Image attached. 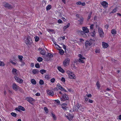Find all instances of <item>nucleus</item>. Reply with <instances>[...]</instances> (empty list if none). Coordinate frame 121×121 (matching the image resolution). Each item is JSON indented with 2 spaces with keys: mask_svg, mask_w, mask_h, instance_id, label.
<instances>
[{
  "mask_svg": "<svg viewBox=\"0 0 121 121\" xmlns=\"http://www.w3.org/2000/svg\"><path fill=\"white\" fill-rule=\"evenodd\" d=\"M66 73L69 79H76V75L73 72L69 70H67L66 71Z\"/></svg>",
  "mask_w": 121,
  "mask_h": 121,
  "instance_id": "f257e3e1",
  "label": "nucleus"
},
{
  "mask_svg": "<svg viewBox=\"0 0 121 121\" xmlns=\"http://www.w3.org/2000/svg\"><path fill=\"white\" fill-rule=\"evenodd\" d=\"M25 42L27 45L31 44L32 42V40L31 38L27 36L26 37L24 38Z\"/></svg>",
  "mask_w": 121,
  "mask_h": 121,
  "instance_id": "f03ea898",
  "label": "nucleus"
},
{
  "mask_svg": "<svg viewBox=\"0 0 121 121\" xmlns=\"http://www.w3.org/2000/svg\"><path fill=\"white\" fill-rule=\"evenodd\" d=\"M60 100L62 101H64L69 99L68 95L66 94L62 95V97L60 98Z\"/></svg>",
  "mask_w": 121,
  "mask_h": 121,
  "instance_id": "7ed1b4c3",
  "label": "nucleus"
},
{
  "mask_svg": "<svg viewBox=\"0 0 121 121\" xmlns=\"http://www.w3.org/2000/svg\"><path fill=\"white\" fill-rule=\"evenodd\" d=\"M78 56L79 58L78 61L80 63H84L85 60V58L81 54H79Z\"/></svg>",
  "mask_w": 121,
  "mask_h": 121,
  "instance_id": "20e7f679",
  "label": "nucleus"
},
{
  "mask_svg": "<svg viewBox=\"0 0 121 121\" xmlns=\"http://www.w3.org/2000/svg\"><path fill=\"white\" fill-rule=\"evenodd\" d=\"M53 56V55L51 53H48L47 56H43V58L45 59V60L46 61H48Z\"/></svg>",
  "mask_w": 121,
  "mask_h": 121,
  "instance_id": "39448f33",
  "label": "nucleus"
},
{
  "mask_svg": "<svg viewBox=\"0 0 121 121\" xmlns=\"http://www.w3.org/2000/svg\"><path fill=\"white\" fill-rule=\"evenodd\" d=\"M70 62V59L69 58L66 59L63 62V65L64 66H68Z\"/></svg>",
  "mask_w": 121,
  "mask_h": 121,
  "instance_id": "423d86ee",
  "label": "nucleus"
},
{
  "mask_svg": "<svg viewBox=\"0 0 121 121\" xmlns=\"http://www.w3.org/2000/svg\"><path fill=\"white\" fill-rule=\"evenodd\" d=\"M57 86L60 90L67 92V91L59 83L57 84Z\"/></svg>",
  "mask_w": 121,
  "mask_h": 121,
  "instance_id": "0eeeda50",
  "label": "nucleus"
},
{
  "mask_svg": "<svg viewBox=\"0 0 121 121\" xmlns=\"http://www.w3.org/2000/svg\"><path fill=\"white\" fill-rule=\"evenodd\" d=\"M85 48L88 50L90 49V48H88V46L91 45V44L90 43V42L88 41H86L85 43Z\"/></svg>",
  "mask_w": 121,
  "mask_h": 121,
  "instance_id": "6e6552de",
  "label": "nucleus"
},
{
  "mask_svg": "<svg viewBox=\"0 0 121 121\" xmlns=\"http://www.w3.org/2000/svg\"><path fill=\"white\" fill-rule=\"evenodd\" d=\"M98 30L100 37H104V34L102 29L101 28H99Z\"/></svg>",
  "mask_w": 121,
  "mask_h": 121,
  "instance_id": "1a4fd4ad",
  "label": "nucleus"
},
{
  "mask_svg": "<svg viewBox=\"0 0 121 121\" xmlns=\"http://www.w3.org/2000/svg\"><path fill=\"white\" fill-rule=\"evenodd\" d=\"M12 86L13 89L16 91H17L19 89L20 87L15 83L13 84Z\"/></svg>",
  "mask_w": 121,
  "mask_h": 121,
  "instance_id": "9d476101",
  "label": "nucleus"
},
{
  "mask_svg": "<svg viewBox=\"0 0 121 121\" xmlns=\"http://www.w3.org/2000/svg\"><path fill=\"white\" fill-rule=\"evenodd\" d=\"M14 78L16 81L19 83H22L23 81L22 79L17 77V76H15Z\"/></svg>",
  "mask_w": 121,
  "mask_h": 121,
  "instance_id": "9b49d317",
  "label": "nucleus"
},
{
  "mask_svg": "<svg viewBox=\"0 0 121 121\" xmlns=\"http://www.w3.org/2000/svg\"><path fill=\"white\" fill-rule=\"evenodd\" d=\"M26 99L31 104H32L33 102L35 100L34 99L30 97H27Z\"/></svg>",
  "mask_w": 121,
  "mask_h": 121,
  "instance_id": "f8f14e48",
  "label": "nucleus"
},
{
  "mask_svg": "<svg viewBox=\"0 0 121 121\" xmlns=\"http://www.w3.org/2000/svg\"><path fill=\"white\" fill-rule=\"evenodd\" d=\"M65 116L67 118L69 121L71 120L73 117V115L69 114H67V115L65 114Z\"/></svg>",
  "mask_w": 121,
  "mask_h": 121,
  "instance_id": "ddd939ff",
  "label": "nucleus"
},
{
  "mask_svg": "<svg viewBox=\"0 0 121 121\" xmlns=\"http://www.w3.org/2000/svg\"><path fill=\"white\" fill-rule=\"evenodd\" d=\"M3 5L4 7L10 9L12 7V6L11 5L6 2L4 3Z\"/></svg>",
  "mask_w": 121,
  "mask_h": 121,
  "instance_id": "4468645a",
  "label": "nucleus"
},
{
  "mask_svg": "<svg viewBox=\"0 0 121 121\" xmlns=\"http://www.w3.org/2000/svg\"><path fill=\"white\" fill-rule=\"evenodd\" d=\"M101 5L104 8L107 7L108 5V4L105 1H103L101 3Z\"/></svg>",
  "mask_w": 121,
  "mask_h": 121,
  "instance_id": "2eb2a0df",
  "label": "nucleus"
},
{
  "mask_svg": "<svg viewBox=\"0 0 121 121\" xmlns=\"http://www.w3.org/2000/svg\"><path fill=\"white\" fill-rule=\"evenodd\" d=\"M82 30L85 33H87L89 32V29L86 27H82Z\"/></svg>",
  "mask_w": 121,
  "mask_h": 121,
  "instance_id": "dca6fc26",
  "label": "nucleus"
},
{
  "mask_svg": "<svg viewBox=\"0 0 121 121\" xmlns=\"http://www.w3.org/2000/svg\"><path fill=\"white\" fill-rule=\"evenodd\" d=\"M80 107V105L79 104H77L73 108V111H77L78 110Z\"/></svg>",
  "mask_w": 121,
  "mask_h": 121,
  "instance_id": "f3484780",
  "label": "nucleus"
},
{
  "mask_svg": "<svg viewBox=\"0 0 121 121\" xmlns=\"http://www.w3.org/2000/svg\"><path fill=\"white\" fill-rule=\"evenodd\" d=\"M102 47L104 48H107L109 46L108 44L104 42H103L102 43Z\"/></svg>",
  "mask_w": 121,
  "mask_h": 121,
  "instance_id": "a211bd4d",
  "label": "nucleus"
},
{
  "mask_svg": "<svg viewBox=\"0 0 121 121\" xmlns=\"http://www.w3.org/2000/svg\"><path fill=\"white\" fill-rule=\"evenodd\" d=\"M12 73L14 74L15 76H18V74L17 72V70L14 68H13L12 71Z\"/></svg>",
  "mask_w": 121,
  "mask_h": 121,
  "instance_id": "6ab92c4d",
  "label": "nucleus"
},
{
  "mask_svg": "<svg viewBox=\"0 0 121 121\" xmlns=\"http://www.w3.org/2000/svg\"><path fill=\"white\" fill-rule=\"evenodd\" d=\"M16 109L18 111H20V110L24 111L25 110L24 108L21 106H18L17 108Z\"/></svg>",
  "mask_w": 121,
  "mask_h": 121,
  "instance_id": "aec40b11",
  "label": "nucleus"
},
{
  "mask_svg": "<svg viewBox=\"0 0 121 121\" xmlns=\"http://www.w3.org/2000/svg\"><path fill=\"white\" fill-rule=\"evenodd\" d=\"M95 30L91 31V32L89 33L90 35L93 37H94L95 36Z\"/></svg>",
  "mask_w": 121,
  "mask_h": 121,
  "instance_id": "412c9836",
  "label": "nucleus"
},
{
  "mask_svg": "<svg viewBox=\"0 0 121 121\" xmlns=\"http://www.w3.org/2000/svg\"><path fill=\"white\" fill-rule=\"evenodd\" d=\"M47 93L48 95L51 96H53L54 94L53 91L51 90H49L47 91Z\"/></svg>",
  "mask_w": 121,
  "mask_h": 121,
  "instance_id": "4be33fe9",
  "label": "nucleus"
},
{
  "mask_svg": "<svg viewBox=\"0 0 121 121\" xmlns=\"http://www.w3.org/2000/svg\"><path fill=\"white\" fill-rule=\"evenodd\" d=\"M67 104H62V107L64 110H66L68 108L67 107Z\"/></svg>",
  "mask_w": 121,
  "mask_h": 121,
  "instance_id": "5701e85b",
  "label": "nucleus"
},
{
  "mask_svg": "<svg viewBox=\"0 0 121 121\" xmlns=\"http://www.w3.org/2000/svg\"><path fill=\"white\" fill-rule=\"evenodd\" d=\"M58 69L60 72L63 73L65 72L64 70L62 69L61 67H58Z\"/></svg>",
  "mask_w": 121,
  "mask_h": 121,
  "instance_id": "b1692460",
  "label": "nucleus"
},
{
  "mask_svg": "<svg viewBox=\"0 0 121 121\" xmlns=\"http://www.w3.org/2000/svg\"><path fill=\"white\" fill-rule=\"evenodd\" d=\"M33 73L34 74L38 73L39 72V70L37 69H34L32 71Z\"/></svg>",
  "mask_w": 121,
  "mask_h": 121,
  "instance_id": "393cba45",
  "label": "nucleus"
},
{
  "mask_svg": "<svg viewBox=\"0 0 121 121\" xmlns=\"http://www.w3.org/2000/svg\"><path fill=\"white\" fill-rule=\"evenodd\" d=\"M70 24L69 23H68L66 25L64 26L63 27V29L64 30H65L66 29L68 28L70 26Z\"/></svg>",
  "mask_w": 121,
  "mask_h": 121,
  "instance_id": "a878e982",
  "label": "nucleus"
},
{
  "mask_svg": "<svg viewBox=\"0 0 121 121\" xmlns=\"http://www.w3.org/2000/svg\"><path fill=\"white\" fill-rule=\"evenodd\" d=\"M40 54L42 55H45L46 52L45 50H43V49H41V50L40 51Z\"/></svg>",
  "mask_w": 121,
  "mask_h": 121,
  "instance_id": "bb28decb",
  "label": "nucleus"
},
{
  "mask_svg": "<svg viewBox=\"0 0 121 121\" xmlns=\"http://www.w3.org/2000/svg\"><path fill=\"white\" fill-rule=\"evenodd\" d=\"M94 25L92 24L91 25L90 27V30L91 31H92L94 30H95L94 29Z\"/></svg>",
  "mask_w": 121,
  "mask_h": 121,
  "instance_id": "cd10ccee",
  "label": "nucleus"
},
{
  "mask_svg": "<svg viewBox=\"0 0 121 121\" xmlns=\"http://www.w3.org/2000/svg\"><path fill=\"white\" fill-rule=\"evenodd\" d=\"M111 33L113 36H115L117 33V31L115 30L112 29L111 30Z\"/></svg>",
  "mask_w": 121,
  "mask_h": 121,
  "instance_id": "c85d7f7f",
  "label": "nucleus"
},
{
  "mask_svg": "<svg viewBox=\"0 0 121 121\" xmlns=\"http://www.w3.org/2000/svg\"><path fill=\"white\" fill-rule=\"evenodd\" d=\"M80 34L81 35H83V37H86V34L83 30L82 31L81 30Z\"/></svg>",
  "mask_w": 121,
  "mask_h": 121,
  "instance_id": "c756f323",
  "label": "nucleus"
},
{
  "mask_svg": "<svg viewBox=\"0 0 121 121\" xmlns=\"http://www.w3.org/2000/svg\"><path fill=\"white\" fill-rule=\"evenodd\" d=\"M52 8V6L51 5H48L46 7V10L47 11H48L51 9Z\"/></svg>",
  "mask_w": 121,
  "mask_h": 121,
  "instance_id": "7c9ffc66",
  "label": "nucleus"
},
{
  "mask_svg": "<svg viewBox=\"0 0 121 121\" xmlns=\"http://www.w3.org/2000/svg\"><path fill=\"white\" fill-rule=\"evenodd\" d=\"M31 82L33 84H35L36 83V81L34 79H32L31 80Z\"/></svg>",
  "mask_w": 121,
  "mask_h": 121,
  "instance_id": "2f4dec72",
  "label": "nucleus"
},
{
  "mask_svg": "<svg viewBox=\"0 0 121 121\" xmlns=\"http://www.w3.org/2000/svg\"><path fill=\"white\" fill-rule=\"evenodd\" d=\"M96 85L97 86V88L99 89L100 87V85L99 84V82L98 81L96 84Z\"/></svg>",
  "mask_w": 121,
  "mask_h": 121,
  "instance_id": "473e14b6",
  "label": "nucleus"
},
{
  "mask_svg": "<svg viewBox=\"0 0 121 121\" xmlns=\"http://www.w3.org/2000/svg\"><path fill=\"white\" fill-rule=\"evenodd\" d=\"M18 58L19 59V61L20 62L22 60V59L23 58V56H22L18 55Z\"/></svg>",
  "mask_w": 121,
  "mask_h": 121,
  "instance_id": "72a5a7b5",
  "label": "nucleus"
},
{
  "mask_svg": "<svg viewBox=\"0 0 121 121\" xmlns=\"http://www.w3.org/2000/svg\"><path fill=\"white\" fill-rule=\"evenodd\" d=\"M55 44V47L57 49L59 50L61 48L58 45L56 44Z\"/></svg>",
  "mask_w": 121,
  "mask_h": 121,
  "instance_id": "f704fd0d",
  "label": "nucleus"
},
{
  "mask_svg": "<svg viewBox=\"0 0 121 121\" xmlns=\"http://www.w3.org/2000/svg\"><path fill=\"white\" fill-rule=\"evenodd\" d=\"M83 18L82 17L80 18V19L78 21L80 24H81L82 23V22L83 21Z\"/></svg>",
  "mask_w": 121,
  "mask_h": 121,
  "instance_id": "c9c22d12",
  "label": "nucleus"
},
{
  "mask_svg": "<svg viewBox=\"0 0 121 121\" xmlns=\"http://www.w3.org/2000/svg\"><path fill=\"white\" fill-rule=\"evenodd\" d=\"M59 52L60 53L61 55H63L64 53V51L62 50L61 49H60L59 50Z\"/></svg>",
  "mask_w": 121,
  "mask_h": 121,
  "instance_id": "e433bc0d",
  "label": "nucleus"
},
{
  "mask_svg": "<svg viewBox=\"0 0 121 121\" xmlns=\"http://www.w3.org/2000/svg\"><path fill=\"white\" fill-rule=\"evenodd\" d=\"M89 41L92 45L94 43L95 40H94L92 39H90Z\"/></svg>",
  "mask_w": 121,
  "mask_h": 121,
  "instance_id": "4c0bfd02",
  "label": "nucleus"
},
{
  "mask_svg": "<svg viewBox=\"0 0 121 121\" xmlns=\"http://www.w3.org/2000/svg\"><path fill=\"white\" fill-rule=\"evenodd\" d=\"M5 64L3 62L0 61V66H4Z\"/></svg>",
  "mask_w": 121,
  "mask_h": 121,
  "instance_id": "58836bf2",
  "label": "nucleus"
},
{
  "mask_svg": "<svg viewBox=\"0 0 121 121\" xmlns=\"http://www.w3.org/2000/svg\"><path fill=\"white\" fill-rule=\"evenodd\" d=\"M44 82L43 80L41 79L39 80V83L40 85H43L44 84Z\"/></svg>",
  "mask_w": 121,
  "mask_h": 121,
  "instance_id": "ea45409f",
  "label": "nucleus"
},
{
  "mask_svg": "<svg viewBox=\"0 0 121 121\" xmlns=\"http://www.w3.org/2000/svg\"><path fill=\"white\" fill-rule=\"evenodd\" d=\"M46 70L44 69H42L40 70V72L42 74H43L44 73H45Z\"/></svg>",
  "mask_w": 121,
  "mask_h": 121,
  "instance_id": "a19ab883",
  "label": "nucleus"
},
{
  "mask_svg": "<svg viewBox=\"0 0 121 121\" xmlns=\"http://www.w3.org/2000/svg\"><path fill=\"white\" fill-rule=\"evenodd\" d=\"M43 60V59L42 57H38L37 59V61L39 62L42 61Z\"/></svg>",
  "mask_w": 121,
  "mask_h": 121,
  "instance_id": "79ce46f5",
  "label": "nucleus"
},
{
  "mask_svg": "<svg viewBox=\"0 0 121 121\" xmlns=\"http://www.w3.org/2000/svg\"><path fill=\"white\" fill-rule=\"evenodd\" d=\"M95 52L96 53H99L100 52V50L99 49L97 48L95 50Z\"/></svg>",
  "mask_w": 121,
  "mask_h": 121,
  "instance_id": "37998d69",
  "label": "nucleus"
},
{
  "mask_svg": "<svg viewBox=\"0 0 121 121\" xmlns=\"http://www.w3.org/2000/svg\"><path fill=\"white\" fill-rule=\"evenodd\" d=\"M35 40L36 42L38 41L39 39V37L37 36L35 37Z\"/></svg>",
  "mask_w": 121,
  "mask_h": 121,
  "instance_id": "c03bdc74",
  "label": "nucleus"
},
{
  "mask_svg": "<svg viewBox=\"0 0 121 121\" xmlns=\"http://www.w3.org/2000/svg\"><path fill=\"white\" fill-rule=\"evenodd\" d=\"M11 114L12 116L14 117H16L17 116V114L16 113L13 112H12L11 113Z\"/></svg>",
  "mask_w": 121,
  "mask_h": 121,
  "instance_id": "a18cd8bd",
  "label": "nucleus"
},
{
  "mask_svg": "<svg viewBox=\"0 0 121 121\" xmlns=\"http://www.w3.org/2000/svg\"><path fill=\"white\" fill-rule=\"evenodd\" d=\"M117 11L116 8L114 9L110 13H114L116 12Z\"/></svg>",
  "mask_w": 121,
  "mask_h": 121,
  "instance_id": "49530a36",
  "label": "nucleus"
},
{
  "mask_svg": "<svg viewBox=\"0 0 121 121\" xmlns=\"http://www.w3.org/2000/svg\"><path fill=\"white\" fill-rule=\"evenodd\" d=\"M55 80V79L54 78L51 79L50 80V81L52 83H54Z\"/></svg>",
  "mask_w": 121,
  "mask_h": 121,
  "instance_id": "de8ad7c7",
  "label": "nucleus"
},
{
  "mask_svg": "<svg viewBox=\"0 0 121 121\" xmlns=\"http://www.w3.org/2000/svg\"><path fill=\"white\" fill-rule=\"evenodd\" d=\"M45 78L47 79H50L49 76L48 75H46L45 76Z\"/></svg>",
  "mask_w": 121,
  "mask_h": 121,
  "instance_id": "09e8293b",
  "label": "nucleus"
},
{
  "mask_svg": "<svg viewBox=\"0 0 121 121\" xmlns=\"http://www.w3.org/2000/svg\"><path fill=\"white\" fill-rule=\"evenodd\" d=\"M61 80L63 82H65V79L64 77H62Z\"/></svg>",
  "mask_w": 121,
  "mask_h": 121,
  "instance_id": "8fccbe9b",
  "label": "nucleus"
},
{
  "mask_svg": "<svg viewBox=\"0 0 121 121\" xmlns=\"http://www.w3.org/2000/svg\"><path fill=\"white\" fill-rule=\"evenodd\" d=\"M35 67L37 68H39V65L38 64H36L35 65Z\"/></svg>",
  "mask_w": 121,
  "mask_h": 121,
  "instance_id": "3c124183",
  "label": "nucleus"
},
{
  "mask_svg": "<svg viewBox=\"0 0 121 121\" xmlns=\"http://www.w3.org/2000/svg\"><path fill=\"white\" fill-rule=\"evenodd\" d=\"M52 117H53L54 119L56 120V117L54 114L52 113Z\"/></svg>",
  "mask_w": 121,
  "mask_h": 121,
  "instance_id": "603ef678",
  "label": "nucleus"
},
{
  "mask_svg": "<svg viewBox=\"0 0 121 121\" xmlns=\"http://www.w3.org/2000/svg\"><path fill=\"white\" fill-rule=\"evenodd\" d=\"M86 96H85L84 97V100L86 101H87L88 100V98Z\"/></svg>",
  "mask_w": 121,
  "mask_h": 121,
  "instance_id": "864d4df0",
  "label": "nucleus"
},
{
  "mask_svg": "<svg viewBox=\"0 0 121 121\" xmlns=\"http://www.w3.org/2000/svg\"><path fill=\"white\" fill-rule=\"evenodd\" d=\"M44 109L45 112L46 113H47L48 112V109L46 107H44Z\"/></svg>",
  "mask_w": 121,
  "mask_h": 121,
  "instance_id": "5fc2aeb1",
  "label": "nucleus"
},
{
  "mask_svg": "<svg viewBox=\"0 0 121 121\" xmlns=\"http://www.w3.org/2000/svg\"><path fill=\"white\" fill-rule=\"evenodd\" d=\"M20 62H21L22 63V64H21V66H24L25 65V63L23 61H20Z\"/></svg>",
  "mask_w": 121,
  "mask_h": 121,
  "instance_id": "6e6d98bb",
  "label": "nucleus"
},
{
  "mask_svg": "<svg viewBox=\"0 0 121 121\" xmlns=\"http://www.w3.org/2000/svg\"><path fill=\"white\" fill-rule=\"evenodd\" d=\"M92 14V12H90L89 14L88 17V19H90L91 17V15Z\"/></svg>",
  "mask_w": 121,
  "mask_h": 121,
  "instance_id": "4d7b16f0",
  "label": "nucleus"
},
{
  "mask_svg": "<svg viewBox=\"0 0 121 121\" xmlns=\"http://www.w3.org/2000/svg\"><path fill=\"white\" fill-rule=\"evenodd\" d=\"M61 45H62L64 49L65 50H66V46L64 44H63L62 43V44Z\"/></svg>",
  "mask_w": 121,
  "mask_h": 121,
  "instance_id": "13d9d810",
  "label": "nucleus"
},
{
  "mask_svg": "<svg viewBox=\"0 0 121 121\" xmlns=\"http://www.w3.org/2000/svg\"><path fill=\"white\" fill-rule=\"evenodd\" d=\"M81 4V1H79L76 3V4L77 5H80Z\"/></svg>",
  "mask_w": 121,
  "mask_h": 121,
  "instance_id": "bf43d9fd",
  "label": "nucleus"
},
{
  "mask_svg": "<svg viewBox=\"0 0 121 121\" xmlns=\"http://www.w3.org/2000/svg\"><path fill=\"white\" fill-rule=\"evenodd\" d=\"M86 96L88 97H91L92 96V95L91 94H86Z\"/></svg>",
  "mask_w": 121,
  "mask_h": 121,
  "instance_id": "052dcab7",
  "label": "nucleus"
},
{
  "mask_svg": "<svg viewBox=\"0 0 121 121\" xmlns=\"http://www.w3.org/2000/svg\"><path fill=\"white\" fill-rule=\"evenodd\" d=\"M58 23H62L63 22L60 19L58 20Z\"/></svg>",
  "mask_w": 121,
  "mask_h": 121,
  "instance_id": "680f3d73",
  "label": "nucleus"
},
{
  "mask_svg": "<svg viewBox=\"0 0 121 121\" xmlns=\"http://www.w3.org/2000/svg\"><path fill=\"white\" fill-rule=\"evenodd\" d=\"M88 102L90 103H93V101L92 100L89 99L88 100Z\"/></svg>",
  "mask_w": 121,
  "mask_h": 121,
  "instance_id": "e2e57ef3",
  "label": "nucleus"
},
{
  "mask_svg": "<svg viewBox=\"0 0 121 121\" xmlns=\"http://www.w3.org/2000/svg\"><path fill=\"white\" fill-rule=\"evenodd\" d=\"M10 62L13 64V65H15L16 64V63L13 61L11 60L10 61Z\"/></svg>",
  "mask_w": 121,
  "mask_h": 121,
  "instance_id": "0e129e2a",
  "label": "nucleus"
},
{
  "mask_svg": "<svg viewBox=\"0 0 121 121\" xmlns=\"http://www.w3.org/2000/svg\"><path fill=\"white\" fill-rule=\"evenodd\" d=\"M105 27L107 29L109 27V26L108 24H106L105 25Z\"/></svg>",
  "mask_w": 121,
  "mask_h": 121,
  "instance_id": "69168bd1",
  "label": "nucleus"
},
{
  "mask_svg": "<svg viewBox=\"0 0 121 121\" xmlns=\"http://www.w3.org/2000/svg\"><path fill=\"white\" fill-rule=\"evenodd\" d=\"M40 95V94L39 93H37L35 94V95L36 96H39Z\"/></svg>",
  "mask_w": 121,
  "mask_h": 121,
  "instance_id": "338daca9",
  "label": "nucleus"
},
{
  "mask_svg": "<svg viewBox=\"0 0 121 121\" xmlns=\"http://www.w3.org/2000/svg\"><path fill=\"white\" fill-rule=\"evenodd\" d=\"M81 4L82 6H84L86 4L85 2L81 3Z\"/></svg>",
  "mask_w": 121,
  "mask_h": 121,
  "instance_id": "774afa93",
  "label": "nucleus"
}]
</instances>
